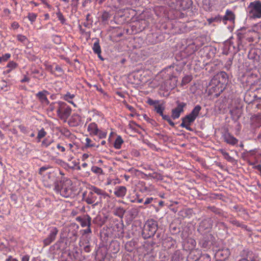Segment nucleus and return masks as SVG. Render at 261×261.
Returning <instances> with one entry per match:
<instances>
[{"label":"nucleus","mask_w":261,"mask_h":261,"mask_svg":"<svg viewBox=\"0 0 261 261\" xmlns=\"http://www.w3.org/2000/svg\"><path fill=\"white\" fill-rule=\"evenodd\" d=\"M72 185V182L70 179H64L59 181V183L55 185L54 189L57 192H59L63 197L68 198L73 196L74 195Z\"/></svg>","instance_id":"1"},{"label":"nucleus","mask_w":261,"mask_h":261,"mask_svg":"<svg viewBox=\"0 0 261 261\" xmlns=\"http://www.w3.org/2000/svg\"><path fill=\"white\" fill-rule=\"evenodd\" d=\"M51 167L48 165L41 167L39 170V174L44 177V184L46 187H51L59 183V181L57 180L55 174L54 172H51L50 170Z\"/></svg>","instance_id":"2"},{"label":"nucleus","mask_w":261,"mask_h":261,"mask_svg":"<svg viewBox=\"0 0 261 261\" xmlns=\"http://www.w3.org/2000/svg\"><path fill=\"white\" fill-rule=\"evenodd\" d=\"M158 229V224L153 219H149L145 223L142 231V236L144 239L153 237Z\"/></svg>","instance_id":"3"},{"label":"nucleus","mask_w":261,"mask_h":261,"mask_svg":"<svg viewBox=\"0 0 261 261\" xmlns=\"http://www.w3.org/2000/svg\"><path fill=\"white\" fill-rule=\"evenodd\" d=\"M228 82V76L224 71H220L215 74L211 80L212 84L219 86L220 92H222L225 88Z\"/></svg>","instance_id":"4"},{"label":"nucleus","mask_w":261,"mask_h":261,"mask_svg":"<svg viewBox=\"0 0 261 261\" xmlns=\"http://www.w3.org/2000/svg\"><path fill=\"white\" fill-rule=\"evenodd\" d=\"M247 11L251 18H261V2L255 1L250 3L247 8Z\"/></svg>","instance_id":"5"},{"label":"nucleus","mask_w":261,"mask_h":261,"mask_svg":"<svg viewBox=\"0 0 261 261\" xmlns=\"http://www.w3.org/2000/svg\"><path fill=\"white\" fill-rule=\"evenodd\" d=\"M57 113L60 119L66 120L71 114V109L66 103L59 102Z\"/></svg>","instance_id":"6"},{"label":"nucleus","mask_w":261,"mask_h":261,"mask_svg":"<svg viewBox=\"0 0 261 261\" xmlns=\"http://www.w3.org/2000/svg\"><path fill=\"white\" fill-rule=\"evenodd\" d=\"M49 234L43 240V247L49 245L56 238L59 230L56 227H50L48 228Z\"/></svg>","instance_id":"7"},{"label":"nucleus","mask_w":261,"mask_h":261,"mask_svg":"<svg viewBox=\"0 0 261 261\" xmlns=\"http://www.w3.org/2000/svg\"><path fill=\"white\" fill-rule=\"evenodd\" d=\"M68 246L67 239L61 238L54 245L50 247V251H64Z\"/></svg>","instance_id":"8"},{"label":"nucleus","mask_w":261,"mask_h":261,"mask_svg":"<svg viewBox=\"0 0 261 261\" xmlns=\"http://www.w3.org/2000/svg\"><path fill=\"white\" fill-rule=\"evenodd\" d=\"M177 107L172 110L171 117L173 119L178 118L180 113L184 112V108L187 106V103L184 102H180L179 100L176 101Z\"/></svg>","instance_id":"9"},{"label":"nucleus","mask_w":261,"mask_h":261,"mask_svg":"<svg viewBox=\"0 0 261 261\" xmlns=\"http://www.w3.org/2000/svg\"><path fill=\"white\" fill-rule=\"evenodd\" d=\"M85 201L88 204L97 205L101 203V199H100V197H98L94 192L90 191L85 198Z\"/></svg>","instance_id":"10"},{"label":"nucleus","mask_w":261,"mask_h":261,"mask_svg":"<svg viewBox=\"0 0 261 261\" xmlns=\"http://www.w3.org/2000/svg\"><path fill=\"white\" fill-rule=\"evenodd\" d=\"M212 226V220L211 218H206L201 221L197 229L198 231L202 233L204 230L210 229Z\"/></svg>","instance_id":"11"},{"label":"nucleus","mask_w":261,"mask_h":261,"mask_svg":"<svg viewBox=\"0 0 261 261\" xmlns=\"http://www.w3.org/2000/svg\"><path fill=\"white\" fill-rule=\"evenodd\" d=\"M182 122L180 126L186 128L187 130L190 131H193V129L190 126L195 121V119L191 117L190 115H187L184 117L182 118Z\"/></svg>","instance_id":"12"},{"label":"nucleus","mask_w":261,"mask_h":261,"mask_svg":"<svg viewBox=\"0 0 261 261\" xmlns=\"http://www.w3.org/2000/svg\"><path fill=\"white\" fill-rule=\"evenodd\" d=\"M213 236L211 234H206L200 241L199 244L202 248L205 249L210 248L213 244Z\"/></svg>","instance_id":"13"},{"label":"nucleus","mask_w":261,"mask_h":261,"mask_svg":"<svg viewBox=\"0 0 261 261\" xmlns=\"http://www.w3.org/2000/svg\"><path fill=\"white\" fill-rule=\"evenodd\" d=\"M76 219L83 227L91 226V218L88 215H85L82 217H77Z\"/></svg>","instance_id":"14"},{"label":"nucleus","mask_w":261,"mask_h":261,"mask_svg":"<svg viewBox=\"0 0 261 261\" xmlns=\"http://www.w3.org/2000/svg\"><path fill=\"white\" fill-rule=\"evenodd\" d=\"M49 94V93L47 91L44 90L37 93L36 96L41 103L48 105L49 102L47 98V95Z\"/></svg>","instance_id":"15"},{"label":"nucleus","mask_w":261,"mask_h":261,"mask_svg":"<svg viewBox=\"0 0 261 261\" xmlns=\"http://www.w3.org/2000/svg\"><path fill=\"white\" fill-rule=\"evenodd\" d=\"M224 142L231 145H235L238 143V140L229 133L226 132L223 135Z\"/></svg>","instance_id":"16"},{"label":"nucleus","mask_w":261,"mask_h":261,"mask_svg":"<svg viewBox=\"0 0 261 261\" xmlns=\"http://www.w3.org/2000/svg\"><path fill=\"white\" fill-rule=\"evenodd\" d=\"M126 188L124 186H119L115 189V195L117 197L123 198L126 194Z\"/></svg>","instance_id":"17"},{"label":"nucleus","mask_w":261,"mask_h":261,"mask_svg":"<svg viewBox=\"0 0 261 261\" xmlns=\"http://www.w3.org/2000/svg\"><path fill=\"white\" fill-rule=\"evenodd\" d=\"M90 189L91 191L94 192L98 197H100V199H101L102 196L105 198L106 196H108V194L105 191L95 186H92Z\"/></svg>","instance_id":"18"},{"label":"nucleus","mask_w":261,"mask_h":261,"mask_svg":"<svg viewBox=\"0 0 261 261\" xmlns=\"http://www.w3.org/2000/svg\"><path fill=\"white\" fill-rule=\"evenodd\" d=\"M229 112L232 119L234 120H238L241 116V111L238 107H236L233 108L232 110H230Z\"/></svg>","instance_id":"19"},{"label":"nucleus","mask_w":261,"mask_h":261,"mask_svg":"<svg viewBox=\"0 0 261 261\" xmlns=\"http://www.w3.org/2000/svg\"><path fill=\"white\" fill-rule=\"evenodd\" d=\"M234 18L235 16L233 13L229 10H227L225 15L222 17V20L224 23H226L225 21L226 20L233 21L234 20Z\"/></svg>","instance_id":"20"},{"label":"nucleus","mask_w":261,"mask_h":261,"mask_svg":"<svg viewBox=\"0 0 261 261\" xmlns=\"http://www.w3.org/2000/svg\"><path fill=\"white\" fill-rule=\"evenodd\" d=\"M254 91L247 92L244 96V100L246 103H251L256 100V98L253 97Z\"/></svg>","instance_id":"21"},{"label":"nucleus","mask_w":261,"mask_h":261,"mask_svg":"<svg viewBox=\"0 0 261 261\" xmlns=\"http://www.w3.org/2000/svg\"><path fill=\"white\" fill-rule=\"evenodd\" d=\"M93 40H95V42L94 43L93 46L92 47V49L94 53L95 54H101V47L99 45V40L97 38L93 39Z\"/></svg>","instance_id":"22"},{"label":"nucleus","mask_w":261,"mask_h":261,"mask_svg":"<svg viewBox=\"0 0 261 261\" xmlns=\"http://www.w3.org/2000/svg\"><path fill=\"white\" fill-rule=\"evenodd\" d=\"M201 109V107L200 105L196 106L192 110L191 112L188 114L191 117H192L195 120L196 117L198 116L199 112Z\"/></svg>","instance_id":"23"},{"label":"nucleus","mask_w":261,"mask_h":261,"mask_svg":"<svg viewBox=\"0 0 261 261\" xmlns=\"http://www.w3.org/2000/svg\"><path fill=\"white\" fill-rule=\"evenodd\" d=\"M88 130L91 133H92L95 135H97L99 132V129L97 127V124L95 123H91L89 124L88 127Z\"/></svg>","instance_id":"24"},{"label":"nucleus","mask_w":261,"mask_h":261,"mask_svg":"<svg viewBox=\"0 0 261 261\" xmlns=\"http://www.w3.org/2000/svg\"><path fill=\"white\" fill-rule=\"evenodd\" d=\"M193 2L191 0H181L180 2V7L184 10L189 9L192 5Z\"/></svg>","instance_id":"25"},{"label":"nucleus","mask_w":261,"mask_h":261,"mask_svg":"<svg viewBox=\"0 0 261 261\" xmlns=\"http://www.w3.org/2000/svg\"><path fill=\"white\" fill-rule=\"evenodd\" d=\"M135 245L136 242L132 240L126 243L125 245V249L128 252H131L135 248Z\"/></svg>","instance_id":"26"},{"label":"nucleus","mask_w":261,"mask_h":261,"mask_svg":"<svg viewBox=\"0 0 261 261\" xmlns=\"http://www.w3.org/2000/svg\"><path fill=\"white\" fill-rule=\"evenodd\" d=\"M229 222L233 225H235L237 227L245 228L247 230H248L247 229V226L246 225L240 223V222L237 220L236 219H234L233 218H230L229 220Z\"/></svg>","instance_id":"27"},{"label":"nucleus","mask_w":261,"mask_h":261,"mask_svg":"<svg viewBox=\"0 0 261 261\" xmlns=\"http://www.w3.org/2000/svg\"><path fill=\"white\" fill-rule=\"evenodd\" d=\"M146 176H147L150 178L157 179V180H162V176L161 174L158 173L157 172H153L149 173L148 174H145Z\"/></svg>","instance_id":"28"},{"label":"nucleus","mask_w":261,"mask_h":261,"mask_svg":"<svg viewBox=\"0 0 261 261\" xmlns=\"http://www.w3.org/2000/svg\"><path fill=\"white\" fill-rule=\"evenodd\" d=\"M91 170L92 172L98 175L104 174L102 169L97 166H93L91 167Z\"/></svg>","instance_id":"29"},{"label":"nucleus","mask_w":261,"mask_h":261,"mask_svg":"<svg viewBox=\"0 0 261 261\" xmlns=\"http://www.w3.org/2000/svg\"><path fill=\"white\" fill-rule=\"evenodd\" d=\"M208 208L211 211H212V212H213V213H215L216 214L219 215V216H223V211L221 210L216 207V206H208Z\"/></svg>","instance_id":"30"},{"label":"nucleus","mask_w":261,"mask_h":261,"mask_svg":"<svg viewBox=\"0 0 261 261\" xmlns=\"http://www.w3.org/2000/svg\"><path fill=\"white\" fill-rule=\"evenodd\" d=\"M253 97L256 98V100L261 101V86L254 91Z\"/></svg>","instance_id":"31"},{"label":"nucleus","mask_w":261,"mask_h":261,"mask_svg":"<svg viewBox=\"0 0 261 261\" xmlns=\"http://www.w3.org/2000/svg\"><path fill=\"white\" fill-rule=\"evenodd\" d=\"M123 143V141L120 136H118L114 143V147L115 148L119 149L121 147L122 144Z\"/></svg>","instance_id":"32"},{"label":"nucleus","mask_w":261,"mask_h":261,"mask_svg":"<svg viewBox=\"0 0 261 261\" xmlns=\"http://www.w3.org/2000/svg\"><path fill=\"white\" fill-rule=\"evenodd\" d=\"M221 20L222 17H221L219 15L214 17L208 18L207 19V21L209 24H211L213 22H220Z\"/></svg>","instance_id":"33"},{"label":"nucleus","mask_w":261,"mask_h":261,"mask_svg":"<svg viewBox=\"0 0 261 261\" xmlns=\"http://www.w3.org/2000/svg\"><path fill=\"white\" fill-rule=\"evenodd\" d=\"M164 110L165 108L162 107L161 105H155L154 106V111L160 116H163Z\"/></svg>","instance_id":"34"},{"label":"nucleus","mask_w":261,"mask_h":261,"mask_svg":"<svg viewBox=\"0 0 261 261\" xmlns=\"http://www.w3.org/2000/svg\"><path fill=\"white\" fill-rule=\"evenodd\" d=\"M46 135V132L44 130L43 128H42L41 130H40L38 132L37 136V142H39L41 141V139L43 138H44Z\"/></svg>","instance_id":"35"},{"label":"nucleus","mask_w":261,"mask_h":261,"mask_svg":"<svg viewBox=\"0 0 261 261\" xmlns=\"http://www.w3.org/2000/svg\"><path fill=\"white\" fill-rule=\"evenodd\" d=\"M53 140H49L48 138L44 139L41 143V146L42 147H47L49 146L50 145L54 143Z\"/></svg>","instance_id":"36"},{"label":"nucleus","mask_w":261,"mask_h":261,"mask_svg":"<svg viewBox=\"0 0 261 261\" xmlns=\"http://www.w3.org/2000/svg\"><path fill=\"white\" fill-rule=\"evenodd\" d=\"M220 151L223 154V155L224 156V158L227 161L230 162H232L234 161V159H233V158L230 156L229 155V154L227 152H226V151H225L223 149L220 150Z\"/></svg>","instance_id":"37"},{"label":"nucleus","mask_w":261,"mask_h":261,"mask_svg":"<svg viewBox=\"0 0 261 261\" xmlns=\"http://www.w3.org/2000/svg\"><path fill=\"white\" fill-rule=\"evenodd\" d=\"M219 255L224 256V258H226L228 257L230 254L229 251L228 249L224 250H219L217 252Z\"/></svg>","instance_id":"38"},{"label":"nucleus","mask_w":261,"mask_h":261,"mask_svg":"<svg viewBox=\"0 0 261 261\" xmlns=\"http://www.w3.org/2000/svg\"><path fill=\"white\" fill-rule=\"evenodd\" d=\"M93 247V246H92L89 242L85 243V246L83 248V250L86 253H90Z\"/></svg>","instance_id":"39"},{"label":"nucleus","mask_w":261,"mask_h":261,"mask_svg":"<svg viewBox=\"0 0 261 261\" xmlns=\"http://www.w3.org/2000/svg\"><path fill=\"white\" fill-rule=\"evenodd\" d=\"M192 80V77L191 76L187 75L184 76L181 81V84L182 85H185L189 83Z\"/></svg>","instance_id":"40"},{"label":"nucleus","mask_w":261,"mask_h":261,"mask_svg":"<svg viewBox=\"0 0 261 261\" xmlns=\"http://www.w3.org/2000/svg\"><path fill=\"white\" fill-rule=\"evenodd\" d=\"M233 208L238 212H240V213H242L244 214H246L247 215H248V213L246 212V211L242 208V207H240L238 205H234Z\"/></svg>","instance_id":"41"},{"label":"nucleus","mask_w":261,"mask_h":261,"mask_svg":"<svg viewBox=\"0 0 261 261\" xmlns=\"http://www.w3.org/2000/svg\"><path fill=\"white\" fill-rule=\"evenodd\" d=\"M110 17V16L109 13L107 11H105L103 12L101 15V20L102 21H106L109 19Z\"/></svg>","instance_id":"42"},{"label":"nucleus","mask_w":261,"mask_h":261,"mask_svg":"<svg viewBox=\"0 0 261 261\" xmlns=\"http://www.w3.org/2000/svg\"><path fill=\"white\" fill-rule=\"evenodd\" d=\"M56 15L59 20H60L62 24H64L65 22V19L64 18L63 14L60 11H59L56 13Z\"/></svg>","instance_id":"43"},{"label":"nucleus","mask_w":261,"mask_h":261,"mask_svg":"<svg viewBox=\"0 0 261 261\" xmlns=\"http://www.w3.org/2000/svg\"><path fill=\"white\" fill-rule=\"evenodd\" d=\"M74 97V94H70V93L68 92L64 96V99L65 100H67L68 101V102L71 103H73V102L72 101H70L69 100H68L69 99H72Z\"/></svg>","instance_id":"44"},{"label":"nucleus","mask_w":261,"mask_h":261,"mask_svg":"<svg viewBox=\"0 0 261 261\" xmlns=\"http://www.w3.org/2000/svg\"><path fill=\"white\" fill-rule=\"evenodd\" d=\"M146 102L150 106H154V107L155 105L159 103V100H154L150 98H148Z\"/></svg>","instance_id":"45"},{"label":"nucleus","mask_w":261,"mask_h":261,"mask_svg":"<svg viewBox=\"0 0 261 261\" xmlns=\"http://www.w3.org/2000/svg\"><path fill=\"white\" fill-rule=\"evenodd\" d=\"M86 147H94L96 146L97 147H98L99 145H96L95 143L94 144H91V140L89 138H86Z\"/></svg>","instance_id":"46"},{"label":"nucleus","mask_w":261,"mask_h":261,"mask_svg":"<svg viewBox=\"0 0 261 261\" xmlns=\"http://www.w3.org/2000/svg\"><path fill=\"white\" fill-rule=\"evenodd\" d=\"M10 56H11V55L10 54H6L2 57H0V63L3 61H7L10 58Z\"/></svg>","instance_id":"47"},{"label":"nucleus","mask_w":261,"mask_h":261,"mask_svg":"<svg viewBox=\"0 0 261 261\" xmlns=\"http://www.w3.org/2000/svg\"><path fill=\"white\" fill-rule=\"evenodd\" d=\"M153 201L154 202V203H156V199L153 198L152 197L147 198L146 199L144 204L145 205H147V204L152 203Z\"/></svg>","instance_id":"48"},{"label":"nucleus","mask_w":261,"mask_h":261,"mask_svg":"<svg viewBox=\"0 0 261 261\" xmlns=\"http://www.w3.org/2000/svg\"><path fill=\"white\" fill-rule=\"evenodd\" d=\"M244 37V35L241 33H238L237 34L238 45H240L242 44V39Z\"/></svg>","instance_id":"49"},{"label":"nucleus","mask_w":261,"mask_h":261,"mask_svg":"<svg viewBox=\"0 0 261 261\" xmlns=\"http://www.w3.org/2000/svg\"><path fill=\"white\" fill-rule=\"evenodd\" d=\"M36 16L37 15L35 13H29L28 18L31 21L33 22L36 19Z\"/></svg>","instance_id":"50"},{"label":"nucleus","mask_w":261,"mask_h":261,"mask_svg":"<svg viewBox=\"0 0 261 261\" xmlns=\"http://www.w3.org/2000/svg\"><path fill=\"white\" fill-rule=\"evenodd\" d=\"M17 66V64L14 61H11L9 62L7 67L8 68H11L12 69L15 68Z\"/></svg>","instance_id":"51"},{"label":"nucleus","mask_w":261,"mask_h":261,"mask_svg":"<svg viewBox=\"0 0 261 261\" xmlns=\"http://www.w3.org/2000/svg\"><path fill=\"white\" fill-rule=\"evenodd\" d=\"M56 70L58 72L57 75H61L63 73V71L61 67L58 65H56L55 67Z\"/></svg>","instance_id":"52"},{"label":"nucleus","mask_w":261,"mask_h":261,"mask_svg":"<svg viewBox=\"0 0 261 261\" xmlns=\"http://www.w3.org/2000/svg\"><path fill=\"white\" fill-rule=\"evenodd\" d=\"M97 135L100 139L104 138L107 136V133L99 130V132Z\"/></svg>","instance_id":"53"},{"label":"nucleus","mask_w":261,"mask_h":261,"mask_svg":"<svg viewBox=\"0 0 261 261\" xmlns=\"http://www.w3.org/2000/svg\"><path fill=\"white\" fill-rule=\"evenodd\" d=\"M179 254L175 253L172 256L171 261H179Z\"/></svg>","instance_id":"54"},{"label":"nucleus","mask_w":261,"mask_h":261,"mask_svg":"<svg viewBox=\"0 0 261 261\" xmlns=\"http://www.w3.org/2000/svg\"><path fill=\"white\" fill-rule=\"evenodd\" d=\"M17 39L19 41L21 42H23L27 40V38L24 36L21 35H18Z\"/></svg>","instance_id":"55"},{"label":"nucleus","mask_w":261,"mask_h":261,"mask_svg":"<svg viewBox=\"0 0 261 261\" xmlns=\"http://www.w3.org/2000/svg\"><path fill=\"white\" fill-rule=\"evenodd\" d=\"M56 147L60 150L62 152H64L65 151V148L64 147L60 145V144H58L56 145Z\"/></svg>","instance_id":"56"},{"label":"nucleus","mask_w":261,"mask_h":261,"mask_svg":"<svg viewBox=\"0 0 261 261\" xmlns=\"http://www.w3.org/2000/svg\"><path fill=\"white\" fill-rule=\"evenodd\" d=\"M255 54V51L253 50H251L248 54V57L250 59H254L255 57L254 56V55Z\"/></svg>","instance_id":"57"},{"label":"nucleus","mask_w":261,"mask_h":261,"mask_svg":"<svg viewBox=\"0 0 261 261\" xmlns=\"http://www.w3.org/2000/svg\"><path fill=\"white\" fill-rule=\"evenodd\" d=\"M256 141L261 142V129L259 132L256 138L255 139Z\"/></svg>","instance_id":"58"},{"label":"nucleus","mask_w":261,"mask_h":261,"mask_svg":"<svg viewBox=\"0 0 261 261\" xmlns=\"http://www.w3.org/2000/svg\"><path fill=\"white\" fill-rule=\"evenodd\" d=\"M19 129L21 130V131H22L23 133H26V127L23 126V125H19Z\"/></svg>","instance_id":"59"},{"label":"nucleus","mask_w":261,"mask_h":261,"mask_svg":"<svg viewBox=\"0 0 261 261\" xmlns=\"http://www.w3.org/2000/svg\"><path fill=\"white\" fill-rule=\"evenodd\" d=\"M91 232L90 226H87V228L84 230V233L85 234L90 233Z\"/></svg>","instance_id":"60"},{"label":"nucleus","mask_w":261,"mask_h":261,"mask_svg":"<svg viewBox=\"0 0 261 261\" xmlns=\"http://www.w3.org/2000/svg\"><path fill=\"white\" fill-rule=\"evenodd\" d=\"M119 213H120V214L119 215V216L122 217L124 213H125V211L122 208H119Z\"/></svg>","instance_id":"61"},{"label":"nucleus","mask_w":261,"mask_h":261,"mask_svg":"<svg viewBox=\"0 0 261 261\" xmlns=\"http://www.w3.org/2000/svg\"><path fill=\"white\" fill-rule=\"evenodd\" d=\"M6 261H18L16 258H14L11 256H9L6 260Z\"/></svg>","instance_id":"62"},{"label":"nucleus","mask_w":261,"mask_h":261,"mask_svg":"<svg viewBox=\"0 0 261 261\" xmlns=\"http://www.w3.org/2000/svg\"><path fill=\"white\" fill-rule=\"evenodd\" d=\"M30 259L29 256L26 255L22 257L21 261H29Z\"/></svg>","instance_id":"63"},{"label":"nucleus","mask_w":261,"mask_h":261,"mask_svg":"<svg viewBox=\"0 0 261 261\" xmlns=\"http://www.w3.org/2000/svg\"><path fill=\"white\" fill-rule=\"evenodd\" d=\"M255 169L257 170L259 172L260 174L261 175V165L259 164L257 165L254 167Z\"/></svg>","instance_id":"64"}]
</instances>
